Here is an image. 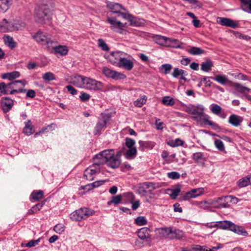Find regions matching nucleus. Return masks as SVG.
Instances as JSON below:
<instances>
[{
  "label": "nucleus",
  "mask_w": 251,
  "mask_h": 251,
  "mask_svg": "<svg viewBox=\"0 0 251 251\" xmlns=\"http://www.w3.org/2000/svg\"><path fill=\"white\" fill-rule=\"evenodd\" d=\"M139 149L141 151H144L146 149H152L155 145V143L151 141H139Z\"/></svg>",
  "instance_id": "bb28decb"
},
{
  "label": "nucleus",
  "mask_w": 251,
  "mask_h": 251,
  "mask_svg": "<svg viewBox=\"0 0 251 251\" xmlns=\"http://www.w3.org/2000/svg\"><path fill=\"white\" fill-rule=\"evenodd\" d=\"M53 230L57 233L61 234L65 230V226L62 224H57L54 226Z\"/></svg>",
  "instance_id": "5fc2aeb1"
},
{
  "label": "nucleus",
  "mask_w": 251,
  "mask_h": 251,
  "mask_svg": "<svg viewBox=\"0 0 251 251\" xmlns=\"http://www.w3.org/2000/svg\"><path fill=\"white\" fill-rule=\"evenodd\" d=\"M102 72L106 76L116 80L123 79L126 78V75L125 74L112 70L107 67L103 68Z\"/></svg>",
  "instance_id": "f8f14e48"
},
{
  "label": "nucleus",
  "mask_w": 251,
  "mask_h": 251,
  "mask_svg": "<svg viewBox=\"0 0 251 251\" xmlns=\"http://www.w3.org/2000/svg\"><path fill=\"white\" fill-rule=\"evenodd\" d=\"M94 188V182L81 186L79 189V194L80 195H84L86 193L93 190Z\"/></svg>",
  "instance_id": "c756f323"
},
{
  "label": "nucleus",
  "mask_w": 251,
  "mask_h": 251,
  "mask_svg": "<svg viewBox=\"0 0 251 251\" xmlns=\"http://www.w3.org/2000/svg\"><path fill=\"white\" fill-rule=\"evenodd\" d=\"M32 38L37 43L42 45H46L48 49L51 45L55 44V42L51 40L45 33L41 30H39L36 33L32 35Z\"/></svg>",
  "instance_id": "39448f33"
},
{
  "label": "nucleus",
  "mask_w": 251,
  "mask_h": 251,
  "mask_svg": "<svg viewBox=\"0 0 251 251\" xmlns=\"http://www.w3.org/2000/svg\"><path fill=\"white\" fill-rule=\"evenodd\" d=\"M162 102L167 105H173L175 103L174 100L173 98L165 96L163 98Z\"/></svg>",
  "instance_id": "3c124183"
},
{
  "label": "nucleus",
  "mask_w": 251,
  "mask_h": 251,
  "mask_svg": "<svg viewBox=\"0 0 251 251\" xmlns=\"http://www.w3.org/2000/svg\"><path fill=\"white\" fill-rule=\"evenodd\" d=\"M44 196V192L42 190H34L31 194V197L34 201H39L42 199Z\"/></svg>",
  "instance_id": "4c0bfd02"
},
{
  "label": "nucleus",
  "mask_w": 251,
  "mask_h": 251,
  "mask_svg": "<svg viewBox=\"0 0 251 251\" xmlns=\"http://www.w3.org/2000/svg\"><path fill=\"white\" fill-rule=\"evenodd\" d=\"M40 241V239L35 240H32L26 244L25 246L28 248L34 247L39 244Z\"/></svg>",
  "instance_id": "e2e57ef3"
},
{
  "label": "nucleus",
  "mask_w": 251,
  "mask_h": 251,
  "mask_svg": "<svg viewBox=\"0 0 251 251\" xmlns=\"http://www.w3.org/2000/svg\"><path fill=\"white\" fill-rule=\"evenodd\" d=\"M132 59V60L127 59L123 56L120 61L118 62V67L128 71H131L134 67V63L132 61L134 59L133 58Z\"/></svg>",
  "instance_id": "2eb2a0df"
},
{
  "label": "nucleus",
  "mask_w": 251,
  "mask_h": 251,
  "mask_svg": "<svg viewBox=\"0 0 251 251\" xmlns=\"http://www.w3.org/2000/svg\"><path fill=\"white\" fill-rule=\"evenodd\" d=\"M230 199V197L225 196L217 198L216 200L211 201L212 206L220 208L222 207H227L228 206V200Z\"/></svg>",
  "instance_id": "4468645a"
},
{
  "label": "nucleus",
  "mask_w": 251,
  "mask_h": 251,
  "mask_svg": "<svg viewBox=\"0 0 251 251\" xmlns=\"http://www.w3.org/2000/svg\"><path fill=\"white\" fill-rule=\"evenodd\" d=\"M93 211L87 208H81L72 212L70 214V218L73 221H80L92 215Z\"/></svg>",
  "instance_id": "423d86ee"
},
{
  "label": "nucleus",
  "mask_w": 251,
  "mask_h": 251,
  "mask_svg": "<svg viewBox=\"0 0 251 251\" xmlns=\"http://www.w3.org/2000/svg\"><path fill=\"white\" fill-rule=\"evenodd\" d=\"M218 228L222 229H228L239 235H246L247 231L243 230L241 227L237 226L234 224L229 221H223L217 222Z\"/></svg>",
  "instance_id": "20e7f679"
},
{
  "label": "nucleus",
  "mask_w": 251,
  "mask_h": 251,
  "mask_svg": "<svg viewBox=\"0 0 251 251\" xmlns=\"http://www.w3.org/2000/svg\"><path fill=\"white\" fill-rule=\"evenodd\" d=\"M107 6L112 13L118 14V16H121L123 19L129 21L130 25L137 26L138 25L137 19L128 13L127 10L121 4L111 2L107 3Z\"/></svg>",
  "instance_id": "f257e3e1"
},
{
  "label": "nucleus",
  "mask_w": 251,
  "mask_h": 251,
  "mask_svg": "<svg viewBox=\"0 0 251 251\" xmlns=\"http://www.w3.org/2000/svg\"><path fill=\"white\" fill-rule=\"evenodd\" d=\"M14 105V100L9 97L2 98L1 100V106L3 112L6 113L9 112Z\"/></svg>",
  "instance_id": "dca6fc26"
},
{
  "label": "nucleus",
  "mask_w": 251,
  "mask_h": 251,
  "mask_svg": "<svg viewBox=\"0 0 251 251\" xmlns=\"http://www.w3.org/2000/svg\"><path fill=\"white\" fill-rule=\"evenodd\" d=\"M4 44L11 49L15 48L16 46V43L14 41L13 38L8 35H4L3 37Z\"/></svg>",
  "instance_id": "a878e982"
},
{
  "label": "nucleus",
  "mask_w": 251,
  "mask_h": 251,
  "mask_svg": "<svg viewBox=\"0 0 251 251\" xmlns=\"http://www.w3.org/2000/svg\"><path fill=\"white\" fill-rule=\"evenodd\" d=\"M145 186H146V187L147 188V191H148L150 193H151L152 191L154 190L156 188L155 184L154 183L152 182H144Z\"/></svg>",
  "instance_id": "864d4df0"
},
{
  "label": "nucleus",
  "mask_w": 251,
  "mask_h": 251,
  "mask_svg": "<svg viewBox=\"0 0 251 251\" xmlns=\"http://www.w3.org/2000/svg\"><path fill=\"white\" fill-rule=\"evenodd\" d=\"M97 46L103 51H108L109 50V48L108 45L102 39L100 38L98 40Z\"/></svg>",
  "instance_id": "c03bdc74"
},
{
  "label": "nucleus",
  "mask_w": 251,
  "mask_h": 251,
  "mask_svg": "<svg viewBox=\"0 0 251 251\" xmlns=\"http://www.w3.org/2000/svg\"><path fill=\"white\" fill-rule=\"evenodd\" d=\"M242 9L247 12L251 13V0H241Z\"/></svg>",
  "instance_id": "c9c22d12"
},
{
  "label": "nucleus",
  "mask_w": 251,
  "mask_h": 251,
  "mask_svg": "<svg viewBox=\"0 0 251 251\" xmlns=\"http://www.w3.org/2000/svg\"><path fill=\"white\" fill-rule=\"evenodd\" d=\"M250 180V177L249 176L243 177L240 179L237 182V185L240 188L246 187L248 186L250 183L251 184Z\"/></svg>",
  "instance_id": "ea45409f"
},
{
  "label": "nucleus",
  "mask_w": 251,
  "mask_h": 251,
  "mask_svg": "<svg viewBox=\"0 0 251 251\" xmlns=\"http://www.w3.org/2000/svg\"><path fill=\"white\" fill-rule=\"evenodd\" d=\"M108 120V118L106 115H101V117L99 119L97 123L95 134H99L101 130L105 126Z\"/></svg>",
  "instance_id": "412c9836"
},
{
  "label": "nucleus",
  "mask_w": 251,
  "mask_h": 251,
  "mask_svg": "<svg viewBox=\"0 0 251 251\" xmlns=\"http://www.w3.org/2000/svg\"><path fill=\"white\" fill-rule=\"evenodd\" d=\"M204 50L200 48L193 47L188 50V52L192 55H201L204 53Z\"/></svg>",
  "instance_id": "a19ab883"
},
{
  "label": "nucleus",
  "mask_w": 251,
  "mask_h": 251,
  "mask_svg": "<svg viewBox=\"0 0 251 251\" xmlns=\"http://www.w3.org/2000/svg\"><path fill=\"white\" fill-rule=\"evenodd\" d=\"M243 121V118L236 114L231 115L228 119V123L235 127H238L241 125Z\"/></svg>",
  "instance_id": "a211bd4d"
},
{
  "label": "nucleus",
  "mask_w": 251,
  "mask_h": 251,
  "mask_svg": "<svg viewBox=\"0 0 251 251\" xmlns=\"http://www.w3.org/2000/svg\"><path fill=\"white\" fill-rule=\"evenodd\" d=\"M186 74L185 71L182 69H180L178 68H175L174 69V71L172 73V75L174 77L177 78L179 75H182L183 74Z\"/></svg>",
  "instance_id": "09e8293b"
},
{
  "label": "nucleus",
  "mask_w": 251,
  "mask_h": 251,
  "mask_svg": "<svg viewBox=\"0 0 251 251\" xmlns=\"http://www.w3.org/2000/svg\"><path fill=\"white\" fill-rule=\"evenodd\" d=\"M145 97H146L144 96V98H141L136 100L134 102L135 105L138 107H141L146 102V99H145Z\"/></svg>",
  "instance_id": "69168bd1"
},
{
  "label": "nucleus",
  "mask_w": 251,
  "mask_h": 251,
  "mask_svg": "<svg viewBox=\"0 0 251 251\" xmlns=\"http://www.w3.org/2000/svg\"><path fill=\"white\" fill-rule=\"evenodd\" d=\"M20 73L18 71H13L10 73L3 74L1 77L3 79H8L9 80H13L20 76Z\"/></svg>",
  "instance_id": "2f4dec72"
},
{
  "label": "nucleus",
  "mask_w": 251,
  "mask_h": 251,
  "mask_svg": "<svg viewBox=\"0 0 251 251\" xmlns=\"http://www.w3.org/2000/svg\"><path fill=\"white\" fill-rule=\"evenodd\" d=\"M56 43L51 45L50 47L49 48V50L53 49L56 53L60 54L61 55H65L67 54L68 50L66 46L55 45Z\"/></svg>",
  "instance_id": "5701e85b"
},
{
  "label": "nucleus",
  "mask_w": 251,
  "mask_h": 251,
  "mask_svg": "<svg viewBox=\"0 0 251 251\" xmlns=\"http://www.w3.org/2000/svg\"><path fill=\"white\" fill-rule=\"evenodd\" d=\"M184 236V232L175 227L172 226V233L170 239H181Z\"/></svg>",
  "instance_id": "393cba45"
},
{
  "label": "nucleus",
  "mask_w": 251,
  "mask_h": 251,
  "mask_svg": "<svg viewBox=\"0 0 251 251\" xmlns=\"http://www.w3.org/2000/svg\"><path fill=\"white\" fill-rule=\"evenodd\" d=\"M172 68V66L171 64H165L161 65L160 67V69H163L164 70V74H168L169 73L170 71L171 70Z\"/></svg>",
  "instance_id": "4d7b16f0"
},
{
  "label": "nucleus",
  "mask_w": 251,
  "mask_h": 251,
  "mask_svg": "<svg viewBox=\"0 0 251 251\" xmlns=\"http://www.w3.org/2000/svg\"><path fill=\"white\" fill-rule=\"evenodd\" d=\"M122 201V196L121 195H117L112 197L111 201H108V205H110L113 203L115 204L120 203Z\"/></svg>",
  "instance_id": "603ef678"
},
{
  "label": "nucleus",
  "mask_w": 251,
  "mask_h": 251,
  "mask_svg": "<svg viewBox=\"0 0 251 251\" xmlns=\"http://www.w3.org/2000/svg\"><path fill=\"white\" fill-rule=\"evenodd\" d=\"M211 205H212V204H211V201L208 202L205 201L203 202H201L199 203L200 207L203 208L204 209H209Z\"/></svg>",
  "instance_id": "0e129e2a"
},
{
  "label": "nucleus",
  "mask_w": 251,
  "mask_h": 251,
  "mask_svg": "<svg viewBox=\"0 0 251 251\" xmlns=\"http://www.w3.org/2000/svg\"><path fill=\"white\" fill-rule=\"evenodd\" d=\"M232 86L242 94H244L246 91L249 92L251 91V90L250 88L243 86L238 83H233Z\"/></svg>",
  "instance_id": "79ce46f5"
},
{
  "label": "nucleus",
  "mask_w": 251,
  "mask_h": 251,
  "mask_svg": "<svg viewBox=\"0 0 251 251\" xmlns=\"http://www.w3.org/2000/svg\"><path fill=\"white\" fill-rule=\"evenodd\" d=\"M217 22L218 24L223 26H228L232 28H235L238 25V24L233 20L227 18L218 17Z\"/></svg>",
  "instance_id": "f3484780"
},
{
  "label": "nucleus",
  "mask_w": 251,
  "mask_h": 251,
  "mask_svg": "<svg viewBox=\"0 0 251 251\" xmlns=\"http://www.w3.org/2000/svg\"><path fill=\"white\" fill-rule=\"evenodd\" d=\"M135 223L138 226H144L147 224V221L143 216H139L135 219Z\"/></svg>",
  "instance_id": "8fccbe9b"
},
{
  "label": "nucleus",
  "mask_w": 251,
  "mask_h": 251,
  "mask_svg": "<svg viewBox=\"0 0 251 251\" xmlns=\"http://www.w3.org/2000/svg\"><path fill=\"white\" fill-rule=\"evenodd\" d=\"M180 174L176 172H172L168 173V176L169 178L172 179H176L180 177Z\"/></svg>",
  "instance_id": "052dcab7"
},
{
  "label": "nucleus",
  "mask_w": 251,
  "mask_h": 251,
  "mask_svg": "<svg viewBox=\"0 0 251 251\" xmlns=\"http://www.w3.org/2000/svg\"><path fill=\"white\" fill-rule=\"evenodd\" d=\"M126 53L121 51H112L107 56L105 55V57L113 65L118 66V64L122 59L123 56Z\"/></svg>",
  "instance_id": "9b49d317"
},
{
  "label": "nucleus",
  "mask_w": 251,
  "mask_h": 251,
  "mask_svg": "<svg viewBox=\"0 0 251 251\" xmlns=\"http://www.w3.org/2000/svg\"><path fill=\"white\" fill-rule=\"evenodd\" d=\"M43 79L47 81H50L55 79L54 75L50 72L45 73L42 75Z\"/></svg>",
  "instance_id": "49530a36"
},
{
  "label": "nucleus",
  "mask_w": 251,
  "mask_h": 251,
  "mask_svg": "<svg viewBox=\"0 0 251 251\" xmlns=\"http://www.w3.org/2000/svg\"><path fill=\"white\" fill-rule=\"evenodd\" d=\"M209 116H208V117H207L206 119H204L203 123H204V124L211 126L212 128L214 130H220V126L217 124L209 120Z\"/></svg>",
  "instance_id": "37998d69"
},
{
  "label": "nucleus",
  "mask_w": 251,
  "mask_h": 251,
  "mask_svg": "<svg viewBox=\"0 0 251 251\" xmlns=\"http://www.w3.org/2000/svg\"><path fill=\"white\" fill-rule=\"evenodd\" d=\"M6 26L7 32H12L23 30L25 27L26 24L25 22L21 21L13 20L10 22L7 21Z\"/></svg>",
  "instance_id": "9d476101"
},
{
  "label": "nucleus",
  "mask_w": 251,
  "mask_h": 251,
  "mask_svg": "<svg viewBox=\"0 0 251 251\" xmlns=\"http://www.w3.org/2000/svg\"><path fill=\"white\" fill-rule=\"evenodd\" d=\"M145 185L144 183L139 184L137 190L139 194L144 195L147 192V188Z\"/></svg>",
  "instance_id": "bf43d9fd"
},
{
  "label": "nucleus",
  "mask_w": 251,
  "mask_h": 251,
  "mask_svg": "<svg viewBox=\"0 0 251 251\" xmlns=\"http://www.w3.org/2000/svg\"><path fill=\"white\" fill-rule=\"evenodd\" d=\"M192 159L197 163H203L205 160V157L203 153L198 152L193 154Z\"/></svg>",
  "instance_id": "c85d7f7f"
},
{
  "label": "nucleus",
  "mask_w": 251,
  "mask_h": 251,
  "mask_svg": "<svg viewBox=\"0 0 251 251\" xmlns=\"http://www.w3.org/2000/svg\"><path fill=\"white\" fill-rule=\"evenodd\" d=\"M114 159L107 160L106 164L107 166L112 168H116L120 166L121 164V161L119 159V158L115 155L114 156Z\"/></svg>",
  "instance_id": "cd10ccee"
},
{
  "label": "nucleus",
  "mask_w": 251,
  "mask_h": 251,
  "mask_svg": "<svg viewBox=\"0 0 251 251\" xmlns=\"http://www.w3.org/2000/svg\"><path fill=\"white\" fill-rule=\"evenodd\" d=\"M182 43L179 42L178 40L170 38V42L168 43L167 47H172L176 49H183V47L181 46Z\"/></svg>",
  "instance_id": "e433bc0d"
},
{
  "label": "nucleus",
  "mask_w": 251,
  "mask_h": 251,
  "mask_svg": "<svg viewBox=\"0 0 251 251\" xmlns=\"http://www.w3.org/2000/svg\"><path fill=\"white\" fill-rule=\"evenodd\" d=\"M153 41L157 44L167 47L168 43L170 42V38H168L164 36L155 35L153 36Z\"/></svg>",
  "instance_id": "6ab92c4d"
},
{
  "label": "nucleus",
  "mask_w": 251,
  "mask_h": 251,
  "mask_svg": "<svg viewBox=\"0 0 251 251\" xmlns=\"http://www.w3.org/2000/svg\"><path fill=\"white\" fill-rule=\"evenodd\" d=\"M171 193L170 194V196L172 199L175 200L178 196L179 193L180 192V189L179 187L176 188L174 189L171 190Z\"/></svg>",
  "instance_id": "6e6d98bb"
},
{
  "label": "nucleus",
  "mask_w": 251,
  "mask_h": 251,
  "mask_svg": "<svg viewBox=\"0 0 251 251\" xmlns=\"http://www.w3.org/2000/svg\"><path fill=\"white\" fill-rule=\"evenodd\" d=\"M150 229L148 227H143L138 230V237L142 240H148L150 239Z\"/></svg>",
  "instance_id": "aec40b11"
},
{
  "label": "nucleus",
  "mask_w": 251,
  "mask_h": 251,
  "mask_svg": "<svg viewBox=\"0 0 251 251\" xmlns=\"http://www.w3.org/2000/svg\"><path fill=\"white\" fill-rule=\"evenodd\" d=\"M7 20L3 19L2 21L0 22V32H7L6 26Z\"/></svg>",
  "instance_id": "13d9d810"
},
{
  "label": "nucleus",
  "mask_w": 251,
  "mask_h": 251,
  "mask_svg": "<svg viewBox=\"0 0 251 251\" xmlns=\"http://www.w3.org/2000/svg\"><path fill=\"white\" fill-rule=\"evenodd\" d=\"M34 19L36 23L40 24H45L50 21L51 16L47 5H39L35 8Z\"/></svg>",
  "instance_id": "f03ea898"
},
{
  "label": "nucleus",
  "mask_w": 251,
  "mask_h": 251,
  "mask_svg": "<svg viewBox=\"0 0 251 251\" xmlns=\"http://www.w3.org/2000/svg\"><path fill=\"white\" fill-rule=\"evenodd\" d=\"M84 177L88 180H93L94 179V169L93 167H90L84 171Z\"/></svg>",
  "instance_id": "473e14b6"
},
{
  "label": "nucleus",
  "mask_w": 251,
  "mask_h": 251,
  "mask_svg": "<svg viewBox=\"0 0 251 251\" xmlns=\"http://www.w3.org/2000/svg\"><path fill=\"white\" fill-rule=\"evenodd\" d=\"M79 98L81 101H86L90 99V96L86 93L82 92Z\"/></svg>",
  "instance_id": "774afa93"
},
{
  "label": "nucleus",
  "mask_w": 251,
  "mask_h": 251,
  "mask_svg": "<svg viewBox=\"0 0 251 251\" xmlns=\"http://www.w3.org/2000/svg\"><path fill=\"white\" fill-rule=\"evenodd\" d=\"M213 66L212 61L210 59H207L201 64V70L204 72H209L211 70Z\"/></svg>",
  "instance_id": "7c9ffc66"
},
{
  "label": "nucleus",
  "mask_w": 251,
  "mask_h": 251,
  "mask_svg": "<svg viewBox=\"0 0 251 251\" xmlns=\"http://www.w3.org/2000/svg\"><path fill=\"white\" fill-rule=\"evenodd\" d=\"M70 82L76 87L86 89L92 90L94 87L93 79L81 75L71 76Z\"/></svg>",
  "instance_id": "7ed1b4c3"
},
{
  "label": "nucleus",
  "mask_w": 251,
  "mask_h": 251,
  "mask_svg": "<svg viewBox=\"0 0 251 251\" xmlns=\"http://www.w3.org/2000/svg\"><path fill=\"white\" fill-rule=\"evenodd\" d=\"M107 22L111 25L110 28L111 29L118 33L123 34L126 24L121 23L115 17L109 16L107 17Z\"/></svg>",
  "instance_id": "6e6552de"
},
{
  "label": "nucleus",
  "mask_w": 251,
  "mask_h": 251,
  "mask_svg": "<svg viewBox=\"0 0 251 251\" xmlns=\"http://www.w3.org/2000/svg\"><path fill=\"white\" fill-rule=\"evenodd\" d=\"M13 0H0V12L4 13L10 7Z\"/></svg>",
  "instance_id": "b1692460"
},
{
  "label": "nucleus",
  "mask_w": 251,
  "mask_h": 251,
  "mask_svg": "<svg viewBox=\"0 0 251 251\" xmlns=\"http://www.w3.org/2000/svg\"><path fill=\"white\" fill-rule=\"evenodd\" d=\"M214 145L216 148L221 151H225V148L223 142L220 139H215L214 141Z\"/></svg>",
  "instance_id": "de8ad7c7"
},
{
  "label": "nucleus",
  "mask_w": 251,
  "mask_h": 251,
  "mask_svg": "<svg viewBox=\"0 0 251 251\" xmlns=\"http://www.w3.org/2000/svg\"><path fill=\"white\" fill-rule=\"evenodd\" d=\"M23 132L26 135H30L34 132L33 126L31 125V121L28 120L25 124Z\"/></svg>",
  "instance_id": "72a5a7b5"
},
{
  "label": "nucleus",
  "mask_w": 251,
  "mask_h": 251,
  "mask_svg": "<svg viewBox=\"0 0 251 251\" xmlns=\"http://www.w3.org/2000/svg\"><path fill=\"white\" fill-rule=\"evenodd\" d=\"M115 155L114 151L113 150H105L101 152L99 154L95 155V160L99 159V161L98 163L95 162V165L101 163H106L107 160H110L111 159H114V156Z\"/></svg>",
  "instance_id": "1a4fd4ad"
},
{
  "label": "nucleus",
  "mask_w": 251,
  "mask_h": 251,
  "mask_svg": "<svg viewBox=\"0 0 251 251\" xmlns=\"http://www.w3.org/2000/svg\"><path fill=\"white\" fill-rule=\"evenodd\" d=\"M212 78L223 85H226L227 83H231L225 75H217Z\"/></svg>",
  "instance_id": "f704fd0d"
},
{
  "label": "nucleus",
  "mask_w": 251,
  "mask_h": 251,
  "mask_svg": "<svg viewBox=\"0 0 251 251\" xmlns=\"http://www.w3.org/2000/svg\"><path fill=\"white\" fill-rule=\"evenodd\" d=\"M204 193V190L202 188L193 189L191 191L187 192L183 196L181 197L182 201H187L190 199L195 198L198 196L202 195Z\"/></svg>",
  "instance_id": "ddd939ff"
},
{
  "label": "nucleus",
  "mask_w": 251,
  "mask_h": 251,
  "mask_svg": "<svg viewBox=\"0 0 251 251\" xmlns=\"http://www.w3.org/2000/svg\"><path fill=\"white\" fill-rule=\"evenodd\" d=\"M192 115L193 119L196 121L199 122L202 120L204 122V119L208 117V115L204 112V107L201 104L194 105Z\"/></svg>",
  "instance_id": "0eeeda50"
},
{
  "label": "nucleus",
  "mask_w": 251,
  "mask_h": 251,
  "mask_svg": "<svg viewBox=\"0 0 251 251\" xmlns=\"http://www.w3.org/2000/svg\"><path fill=\"white\" fill-rule=\"evenodd\" d=\"M210 109L212 113L216 115L220 114V112L222 110V107L220 105L215 103H213L210 105Z\"/></svg>",
  "instance_id": "a18cd8bd"
},
{
  "label": "nucleus",
  "mask_w": 251,
  "mask_h": 251,
  "mask_svg": "<svg viewBox=\"0 0 251 251\" xmlns=\"http://www.w3.org/2000/svg\"><path fill=\"white\" fill-rule=\"evenodd\" d=\"M136 154L137 149L135 147H133L126 151L125 156L126 158L131 159L134 158Z\"/></svg>",
  "instance_id": "58836bf2"
},
{
  "label": "nucleus",
  "mask_w": 251,
  "mask_h": 251,
  "mask_svg": "<svg viewBox=\"0 0 251 251\" xmlns=\"http://www.w3.org/2000/svg\"><path fill=\"white\" fill-rule=\"evenodd\" d=\"M158 233L161 237L170 239L172 233V226L159 228Z\"/></svg>",
  "instance_id": "4be33fe9"
},
{
  "label": "nucleus",
  "mask_w": 251,
  "mask_h": 251,
  "mask_svg": "<svg viewBox=\"0 0 251 251\" xmlns=\"http://www.w3.org/2000/svg\"><path fill=\"white\" fill-rule=\"evenodd\" d=\"M192 249L195 251H207V248L204 246H201L199 245H194L193 246Z\"/></svg>",
  "instance_id": "680f3d73"
},
{
  "label": "nucleus",
  "mask_w": 251,
  "mask_h": 251,
  "mask_svg": "<svg viewBox=\"0 0 251 251\" xmlns=\"http://www.w3.org/2000/svg\"><path fill=\"white\" fill-rule=\"evenodd\" d=\"M135 144V141L131 138H126V145L128 148H133L132 147Z\"/></svg>",
  "instance_id": "338daca9"
}]
</instances>
